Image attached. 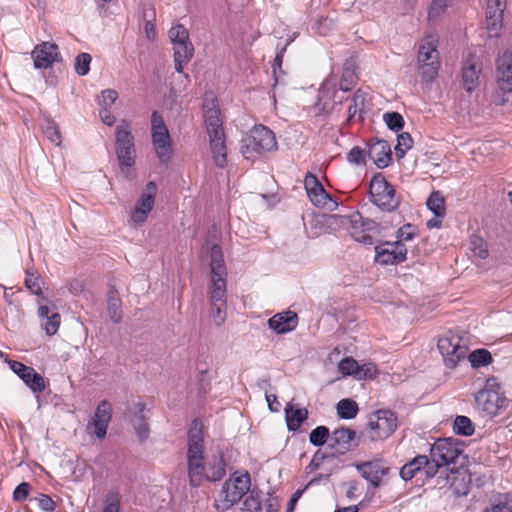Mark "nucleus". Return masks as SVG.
I'll return each instance as SVG.
<instances>
[{
    "label": "nucleus",
    "instance_id": "obj_64",
    "mask_svg": "<svg viewBox=\"0 0 512 512\" xmlns=\"http://www.w3.org/2000/svg\"><path fill=\"white\" fill-rule=\"evenodd\" d=\"M67 287L69 291L74 295H78L84 291V283L78 279L70 280L67 284Z\"/></svg>",
    "mask_w": 512,
    "mask_h": 512
},
{
    "label": "nucleus",
    "instance_id": "obj_54",
    "mask_svg": "<svg viewBox=\"0 0 512 512\" xmlns=\"http://www.w3.org/2000/svg\"><path fill=\"white\" fill-rule=\"evenodd\" d=\"M108 313L113 323H119L122 319V310L120 309L119 300L116 298H109L108 300Z\"/></svg>",
    "mask_w": 512,
    "mask_h": 512
},
{
    "label": "nucleus",
    "instance_id": "obj_29",
    "mask_svg": "<svg viewBox=\"0 0 512 512\" xmlns=\"http://www.w3.org/2000/svg\"><path fill=\"white\" fill-rule=\"evenodd\" d=\"M507 0H487L486 21L488 29L496 31L501 27Z\"/></svg>",
    "mask_w": 512,
    "mask_h": 512
},
{
    "label": "nucleus",
    "instance_id": "obj_5",
    "mask_svg": "<svg viewBox=\"0 0 512 512\" xmlns=\"http://www.w3.org/2000/svg\"><path fill=\"white\" fill-rule=\"evenodd\" d=\"M277 142L274 133L264 125H256L241 140V153L244 158L254 160L262 153L276 149Z\"/></svg>",
    "mask_w": 512,
    "mask_h": 512
},
{
    "label": "nucleus",
    "instance_id": "obj_15",
    "mask_svg": "<svg viewBox=\"0 0 512 512\" xmlns=\"http://www.w3.org/2000/svg\"><path fill=\"white\" fill-rule=\"evenodd\" d=\"M436 485L440 489L449 488L452 490L455 496H465L469 493L470 489V477L465 472H461L458 469H450L448 472L447 468L440 471L436 479Z\"/></svg>",
    "mask_w": 512,
    "mask_h": 512
},
{
    "label": "nucleus",
    "instance_id": "obj_27",
    "mask_svg": "<svg viewBox=\"0 0 512 512\" xmlns=\"http://www.w3.org/2000/svg\"><path fill=\"white\" fill-rule=\"evenodd\" d=\"M203 110L208 135L216 132H219V134L224 133L220 110L217 107L216 100H208L206 96L203 103Z\"/></svg>",
    "mask_w": 512,
    "mask_h": 512
},
{
    "label": "nucleus",
    "instance_id": "obj_31",
    "mask_svg": "<svg viewBox=\"0 0 512 512\" xmlns=\"http://www.w3.org/2000/svg\"><path fill=\"white\" fill-rule=\"evenodd\" d=\"M37 314L41 320V327L46 334L49 336L56 334L60 326V314L56 311L51 312L46 305H40Z\"/></svg>",
    "mask_w": 512,
    "mask_h": 512
},
{
    "label": "nucleus",
    "instance_id": "obj_36",
    "mask_svg": "<svg viewBox=\"0 0 512 512\" xmlns=\"http://www.w3.org/2000/svg\"><path fill=\"white\" fill-rule=\"evenodd\" d=\"M357 81L356 64L352 59L346 60L343 65L339 89L347 92L352 90Z\"/></svg>",
    "mask_w": 512,
    "mask_h": 512
},
{
    "label": "nucleus",
    "instance_id": "obj_45",
    "mask_svg": "<svg viewBox=\"0 0 512 512\" xmlns=\"http://www.w3.org/2000/svg\"><path fill=\"white\" fill-rule=\"evenodd\" d=\"M169 38L173 46L190 42L188 30L181 24L175 25L169 30Z\"/></svg>",
    "mask_w": 512,
    "mask_h": 512
},
{
    "label": "nucleus",
    "instance_id": "obj_2",
    "mask_svg": "<svg viewBox=\"0 0 512 512\" xmlns=\"http://www.w3.org/2000/svg\"><path fill=\"white\" fill-rule=\"evenodd\" d=\"M204 438L203 425L198 419H194L188 431V476L192 486H199L201 482L207 480V469L204 465Z\"/></svg>",
    "mask_w": 512,
    "mask_h": 512
},
{
    "label": "nucleus",
    "instance_id": "obj_33",
    "mask_svg": "<svg viewBox=\"0 0 512 512\" xmlns=\"http://www.w3.org/2000/svg\"><path fill=\"white\" fill-rule=\"evenodd\" d=\"M429 466V459L425 455H418L410 462L406 463L400 469V477L404 481L411 480L417 472H420L422 469L427 476V467Z\"/></svg>",
    "mask_w": 512,
    "mask_h": 512
},
{
    "label": "nucleus",
    "instance_id": "obj_25",
    "mask_svg": "<svg viewBox=\"0 0 512 512\" xmlns=\"http://www.w3.org/2000/svg\"><path fill=\"white\" fill-rule=\"evenodd\" d=\"M355 436V431L350 428H337L331 434L329 447L338 454H344L352 448Z\"/></svg>",
    "mask_w": 512,
    "mask_h": 512
},
{
    "label": "nucleus",
    "instance_id": "obj_42",
    "mask_svg": "<svg viewBox=\"0 0 512 512\" xmlns=\"http://www.w3.org/2000/svg\"><path fill=\"white\" fill-rule=\"evenodd\" d=\"M453 430L458 435L471 436L474 433V424L466 416H457L454 420Z\"/></svg>",
    "mask_w": 512,
    "mask_h": 512
},
{
    "label": "nucleus",
    "instance_id": "obj_24",
    "mask_svg": "<svg viewBox=\"0 0 512 512\" xmlns=\"http://www.w3.org/2000/svg\"><path fill=\"white\" fill-rule=\"evenodd\" d=\"M497 85L504 93L512 92V53L504 52L497 60Z\"/></svg>",
    "mask_w": 512,
    "mask_h": 512
},
{
    "label": "nucleus",
    "instance_id": "obj_21",
    "mask_svg": "<svg viewBox=\"0 0 512 512\" xmlns=\"http://www.w3.org/2000/svg\"><path fill=\"white\" fill-rule=\"evenodd\" d=\"M112 417V407L107 400H102L94 413V416L87 424V429L90 433L94 434L97 438L102 439L105 437L108 425Z\"/></svg>",
    "mask_w": 512,
    "mask_h": 512
},
{
    "label": "nucleus",
    "instance_id": "obj_58",
    "mask_svg": "<svg viewBox=\"0 0 512 512\" xmlns=\"http://www.w3.org/2000/svg\"><path fill=\"white\" fill-rule=\"evenodd\" d=\"M377 373L376 366L372 363H366L359 365V369L356 371L355 378L358 380L373 378Z\"/></svg>",
    "mask_w": 512,
    "mask_h": 512
},
{
    "label": "nucleus",
    "instance_id": "obj_49",
    "mask_svg": "<svg viewBox=\"0 0 512 512\" xmlns=\"http://www.w3.org/2000/svg\"><path fill=\"white\" fill-rule=\"evenodd\" d=\"M448 0H432L428 9V18L430 21L438 20L447 8Z\"/></svg>",
    "mask_w": 512,
    "mask_h": 512
},
{
    "label": "nucleus",
    "instance_id": "obj_50",
    "mask_svg": "<svg viewBox=\"0 0 512 512\" xmlns=\"http://www.w3.org/2000/svg\"><path fill=\"white\" fill-rule=\"evenodd\" d=\"M91 60L92 58L88 53L78 54L75 59V72L80 76L88 74Z\"/></svg>",
    "mask_w": 512,
    "mask_h": 512
},
{
    "label": "nucleus",
    "instance_id": "obj_37",
    "mask_svg": "<svg viewBox=\"0 0 512 512\" xmlns=\"http://www.w3.org/2000/svg\"><path fill=\"white\" fill-rule=\"evenodd\" d=\"M225 466L226 465L221 454L214 456L208 463L207 480L213 482L221 480L226 474Z\"/></svg>",
    "mask_w": 512,
    "mask_h": 512
},
{
    "label": "nucleus",
    "instance_id": "obj_8",
    "mask_svg": "<svg viewBox=\"0 0 512 512\" xmlns=\"http://www.w3.org/2000/svg\"><path fill=\"white\" fill-rule=\"evenodd\" d=\"M371 202L381 211L392 212L400 205V197L386 178L378 173L370 181L368 190Z\"/></svg>",
    "mask_w": 512,
    "mask_h": 512
},
{
    "label": "nucleus",
    "instance_id": "obj_22",
    "mask_svg": "<svg viewBox=\"0 0 512 512\" xmlns=\"http://www.w3.org/2000/svg\"><path fill=\"white\" fill-rule=\"evenodd\" d=\"M32 58L36 69L50 68L53 63L61 60L58 46L50 42H43L37 45L32 51Z\"/></svg>",
    "mask_w": 512,
    "mask_h": 512
},
{
    "label": "nucleus",
    "instance_id": "obj_47",
    "mask_svg": "<svg viewBox=\"0 0 512 512\" xmlns=\"http://www.w3.org/2000/svg\"><path fill=\"white\" fill-rule=\"evenodd\" d=\"M387 127L395 132L400 131L404 126V119L398 112H387L383 115Z\"/></svg>",
    "mask_w": 512,
    "mask_h": 512
},
{
    "label": "nucleus",
    "instance_id": "obj_52",
    "mask_svg": "<svg viewBox=\"0 0 512 512\" xmlns=\"http://www.w3.org/2000/svg\"><path fill=\"white\" fill-rule=\"evenodd\" d=\"M243 510L247 512H259L261 510V500L258 493L250 492L243 502Z\"/></svg>",
    "mask_w": 512,
    "mask_h": 512
},
{
    "label": "nucleus",
    "instance_id": "obj_17",
    "mask_svg": "<svg viewBox=\"0 0 512 512\" xmlns=\"http://www.w3.org/2000/svg\"><path fill=\"white\" fill-rule=\"evenodd\" d=\"M127 420L132 424L140 441L149 437L150 429L148 424L149 410L142 402L131 404L126 412Z\"/></svg>",
    "mask_w": 512,
    "mask_h": 512
},
{
    "label": "nucleus",
    "instance_id": "obj_11",
    "mask_svg": "<svg viewBox=\"0 0 512 512\" xmlns=\"http://www.w3.org/2000/svg\"><path fill=\"white\" fill-rule=\"evenodd\" d=\"M477 408L487 415L495 416L504 406L505 398L500 392L496 379H488L483 389L475 394Z\"/></svg>",
    "mask_w": 512,
    "mask_h": 512
},
{
    "label": "nucleus",
    "instance_id": "obj_60",
    "mask_svg": "<svg viewBox=\"0 0 512 512\" xmlns=\"http://www.w3.org/2000/svg\"><path fill=\"white\" fill-rule=\"evenodd\" d=\"M484 512H512V504L508 501L507 497L500 499L497 503H493L490 507L486 508Z\"/></svg>",
    "mask_w": 512,
    "mask_h": 512
},
{
    "label": "nucleus",
    "instance_id": "obj_40",
    "mask_svg": "<svg viewBox=\"0 0 512 512\" xmlns=\"http://www.w3.org/2000/svg\"><path fill=\"white\" fill-rule=\"evenodd\" d=\"M366 101V93L362 90L354 92L351 104L348 107V120H352L358 113H361L364 109Z\"/></svg>",
    "mask_w": 512,
    "mask_h": 512
},
{
    "label": "nucleus",
    "instance_id": "obj_61",
    "mask_svg": "<svg viewBox=\"0 0 512 512\" xmlns=\"http://www.w3.org/2000/svg\"><path fill=\"white\" fill-rule=\"evenodd\" d=\"M29 491H30V485L26 482H23L15 488V490L13 492V498L16 501H22L28 497Z\"/></svg>",
    "mask_w": 512,
    "mask_h": 512
},
{
    "label": "nucleus",
    "instance_id": "obj_18",
    "mask_svg": "<svg viewBox=\"0 0 512 512\" xmlns=\"http://www.w3.org/2000/svg\"><path fill=\"white\" fill-rule=\"evenodd\" d=\"M376 262L382 265H394L406 260L407 248L401 241L386 242L375 247Z\"/></svg>",
    "mask_w": 512,
    "mask_h": 512
},
{
    "label": "nucleus",
    "instance_id": "obj_35",
    "mask_svg": "<svg viewBox=\"0 0 512 512\" xmlns=\"http://www.w3.org/2000/svg\"><path fill=\"white\" fill-rule=\"evenodd\" d=\"M174 50V63L175 70L178 73L183 72V67L186 63H188L194 54L193 44L190 42H186L183 44H177L173 46Z\"/></svg>",
    "mask_w": 512,
    "mask_h": 512
},
{
    "label": "nucleus",
    "instance_id": "obj_41",
    "mask_svg": "<svg viewBox=\"0 0 512 512\" xmlns=\"http://www.w3.org/2000/svg\"><path fill=\"white\" fill-rule=\"evenodd\" d=\"M468 359L473 368H479L490 364L492 355L486 349H477L468 355Z\"/></svg>",
    "mask_w": 512,
    "mask_h": 512
},
{
    "label": "nucleus",
    "instance_id": "obj_19",
    "mask_svg": "<svg viewBox=\"0 0 512 512\" xmlns=\"http://www.w3.org/2000/svg\"><path fill=\"white\" fill-rule=\"evenodd\" d=\"M350 223V234L357 242L366 245L373 244L374 236L372 233L377 232L378 223L371 219H364L358 213L351 216Z\"/></svg>",
    "mask_w": 512,
    "mask_h": 512
},
{
    "label": "nucleus",
    "instance_id": "obj_3",
    "mask_svg": "<svg viewBox=\"0 0 512 512\" xmlns=\"http://www.w3.org/2000/svg\"><path fill=\"white\" fill-rule=\"evenodd\" d=\"M204 438L203 425L198 419H194L188 431V476L192 486H199L201 482L207 480V469L204 465Z\"/></svg>",
    "mask_w": 512,
    "mask_h": 512
},
{
    "label": "nucleus",
    "instance_id": "obj_32",
    "mask_svg": "<svg viewBox=\"0 0 512 512\" xmlns=\"http://www.w3.org/2000/svg\"><path fill=\"white\" fill-rule=\"evenodd\" d=\"M210 150L213 155L214 162L218 167H224L227 163V152L225 145V134L216 132L209 135Z\"/></svg>",
    "mask_w": 512,
    "mask_h": 512
},
{
    "label": "nucleus",
    "instance_id": "obj_56",
    "mask_svg": "<svg viewBox=\"0 0 512 512\" xmlns=\"http://www.w3.org/2000/svg\"><path fill=\"white\" fill-rule=\"evenodd\" d=\"M288 44H289V42H287V44L284 47H282L278 50V52L274 58L273 64H272L273 74H274V78H275V84H277L279 81V74L284 73L282 71V62H283L284 53L286 51V46Z\"/></svg>",
    "mask_w": 512,
    "mask_h": 512
},
{
    "label": "nucleus",
    "instance_id": "obj_63",
    "mask_svg": "<svg viewBox=\"0 0 512 512\" xmlns=\"http://www.w3.org/2000/svg\"><path fill=\"white\" fill-rule=\"evenodd\" d=\"M398 238L400 239L399 241L402 242V240H405V241H409L411 240L413 237H414V229H413V226L410 225V224H407V225H404L403 227H401L398 232Z\"/></svg>",
    "mask_w": 512,
    "mask_h": 512
},
{
    "label": "nucleus",
    "instance_id": "obj_10",
    "mask_svg": "<svg viewBox=\"0 0 512 512\" xmlns=\"http://www.w3.org/2000/svg\"><path fill=\"white\" fill-rule=\"evenodd\" d=\"M437 347L443 357L445 366L451 369L465 359L468 352L465 340L452 332H447L441 336L438 339Z\"/></svg>",
    "mask_w": 512,
    "mask_h": 512
},
{
    "label": "nucleus",
    "instance_id": "obj_39",
    "mask_svg": "<svg viewBox=\"0 0 512 512\" xmlns=\"http://www.w3.org/2000/svg\"><path fill=\"white\" fill-rule=\"evenodd\" d=\"M337 414L341 419H353L358 413V404L349 398L342 399L337 403Z\"/></svg>",
    "mask_w": 512,
    "mask_h": 512
},
{
    "label": "nucleus",
    "instance_id": "obj_12",
    "mask_svg": "<svg viewBox=\"0 0 512 512\" xmlns=\"http://www.w3.org/2000/svg\"><path fill=\"white\" fill-rule=\"evenodd\" d=\"M250 490V476L248 473L233 474L223 485L220 492L222 507L227 509L242 499Z\"/></svg>",
    "mask_w": 512,
    "mask_h": 512
},
{
    "label": "nucleus",
    "instance_id": "obj_55",
    "mask_svg": "<svg viewBox=\"0 0 512 512\" xmlns=\"http://www.w3.org/2000/svg\"><path fill=\"white\" fill-rule=\"evenodd\" d=\"M26 287L33 293L38 296L42 295V289L40 286V277L32 272H27V276L25 279Z\"/></svg>",
    "mask_w": 512,
    "mask_h": 512
},
{
    "label": "nucleus",
    "instance_id": "obj_38",
    "mask_svg": "<svg viewBox=\"0 0 512 512\" xmlns=\"http://www.w3.org/2000/svg\"><path fill=\"white\" fill-rule=\"evenodd\" d=\"M426 205L428 209L436 217H444L446 213L445 199L440 191H434L427 199Z\"/></svg>",
    "mask_w": 512,
    "mask_h": 512
},
{
    "label": "nucleus",
    "instance_id": "obj_48",
    "mask_svg": "<svg viewBox=\"0 0 512 512\" xmlns=\"http://www.w3.org/2000/svg\"><path fill=\"white\" fill-rule=\"evenodd\" d=\"M470 249L473 252V254L480 259H486L488 256L487 244L481 237H471Z\"/></svg>",
    "mask_w": 512,
    "mask_h": 512
},
{
    "label": "nucleus",
    "instance_id": "obj_44",
    "mask_svg": "<svg viewBox=\"0 0 512 512\" xmlns=\"http://www.w3.org/2000/svg\"><path fill=\"white\" fill-rule=\"evenodd\" d=\"M330 431L326 426H318L310 432L309 441L315 447L323 446L330 441Z\"/></svg>",
    "mask_w": 512,
    "mask_h": 512
},
{
    "label": "nucleus",
    "instance_id": "obj_59",
    "mask_svg": "<svg viewBox=\"0 0 512 512\" xmlns=\"http://www.w3.org/2000/svg\"><path fill=\"white\" fill-rule=\"evenodd\" d=\"M347 160L350 163L360 165L365 164V151L358 146L353 147L347 155Z\"/></svg>",
    "mask_w": 512,
    "mask_h": 512
},
{
    "label": "nucleus",
    "instance_id": "obj_16",
    "mask_svg": "<svg viewBox=\"0 0 512 512\" xmlns=\"http://www.w3.org/2000/svg\"><path fill=\"white\" fill-rule=\"evenodd\" d=\"M304 187L310 201L317 207L334 210L338 203L326 192L316 175L308 172L304 179Z\"/></svg>",
    "mask_w": 512,
    "mask_h": 512
},
{
    "label": "nucleus",
    "instance_id": "obj_28",
    "mask_svg": "<svg viewBox=\"0 0 512 512\" xmlns=\"http://www.w3.org/2000/svg\"><path fill=\"white\" fill-rule=\"evenodd\" d=\"M298 324L297 314L291 311L278 313L268 320V326L277 334L293 331Z\"/></svg>",
    "mask_w": 512,
    "mask_h": 512
},
{
    "label": "nucleus",
    "instance_id": "obj_43",
    "mask_svg": "<svg viewBox=\"0 0 512 512\" xmlns=\"http://www.w3.org/2000/svg\"><path fill=\"white\" fill-rule=\"evenodd\" d=\"M44 135L55 145L61 144V134L54 120L46 118L42 124Z\"/></svg>",
    "mask_w": 512,
    "mask_h": 512
},
{
    "label": "nucleus",
    "instance_id": "obj_34",
    "mask_svg": "<svg viewBox=\"0 0 512 512\" xmlns=\"http://www.w3.org/2000/svg\"><path fill=\"white\" fill-rule=\"evenodd\" d=\"M308 418L306 408H295L288 403L285 407V420L289 431H297L301 424Z\"/></svg>",
    "mask_w": 512,
    "mask_h": 512
},
{
    "label": "nucleus",
    "instance_id": "obj_23",
    "mask_svg": "<svg viewBox=\"0 0 512 512\" xmlns=\"http://www.w3.org/2000/svg\"><path fill=\"white\" fill-rule=\"evenodd\" d=\"M356 469L373 488H378L381 478L389 473V467L380 459L356 464Z\"/></svg>",
    "mask_w": 512,
    "mask_h": 512
},
{
    "label": "nucleus",
    "instance_id": "obj_51",
    "mask_svg": "<svg viewBox=\"0 0 512 512\" xmlns=\"http://www.w3.org/2000/svg\"><path fill=\"white\" fill-rule=\"evenodd\" d=\"M338 369L344 376L355 377L356 371L359 369V364L352 357H346L339 362Z\"/></svg>",
    "mask_w": 512,
    "mask_h": 512
},
{
    "label": "nucleus",
    "instance_id": "obj_7",
    "mask_svg": "<svg viewBox=\"0 0 512 512\" xmlns=\"http://www.w3.org/2000/svg\"><path fill=\"white\" fill-rule=\"evenodd\" d=\"M438 38L427 35L419 44L417 63L424 81H433L440 68L439 52L437 50Z\"/></svg>",
    "mask_w": 512,
    "mask_h": 512
},
{
    "label": "nucleus",
    "instance_id": "obj_53",
    "mask_svg": "<svg viewBox=\"0 0 512 512\" xmlns=\"http://www.w3.org/2000/svg\"><path fill=\"white\" fill-rule=\"evenodd\" d=\"M118 98V93L114 89H106L101 93L99 105L101 109H110Z\"/></svg>",
    "mask_w": 512,
    "mask_h": 512
},
{
    "label": "nucleus",
    "instance_id": "obj_46",
    "mask_svg": "<svg viewBox=\"0 0 512 512\" xmlns=\"http://www.w3.org/2000/svg\"><path fill=\"white\" fill-rule=\"evenodd\" d=\"M413 139L408 132H403L397 137V145L395 146V153L398 158H403L406 152L412 148Z\"/></svg>",
    "mask_w": 512,
    "mask_h": 512
},
{
    "label": "nucleus",
    "instance_id": "obj_9",
    "mask_svg": "<svg viewBox=\"0 0 512 512\" xmlns=\"http://www.w3.org/2000/svg\"><path fill=\"white\" fill-rule=\"evenodd\" d=\"M151 137L159 161L167 164L173 156L171 137L162 116L154 111L151 117Z\"/></svg>",
    "mask_w": 512,
    "mask_h": 512
},
{
    "label": "nucleus",
    "instance_id": "obj_4",
    "mask_svg": "<svg viewBox=\"0 0 512 512\" xmlns=\"http://www.w3.org/2000/svg\"><path fill=\"white\" fill-rule=\"evenodd\" d=\"M115 153L121 172L133 179V167L136 163V148L130 123L122 120L115 131Z\"/></svg>",
    "mask_w": 512,
    "mask_h": 512
},
{
    "label": "nucleus",
    "instance_id": "obj_20",
    "mask_svg": "<svg viewBox=\"0 0 512 512\" xmlns=\"http://www.w3.org/2000/svg\"><path fill=\"white\" fill-rule=\"evenodd\" d=\"M10 369L34 392L41 393L45 390L44 378L34 368L26 366L15 360H8Z\"/></svg>",
    "mask_w": 512,
    "mask_h": 512
},
{
    "label": "nucleus",
    "instance_id": "obj_1",
    "mask_svg": "<svg viewBox=\"0 0 512 512\" xmlns=\"http://www.w3.org/2000/svg\"><path fill=\"white\" fill-rule=\"evenodd\" d=\"M209 302L212 320L215 325L221 326L227 315V269L218 244L210 248Z\"/></svg>",
    "mask_w": 512,
    "mask_h": 512
},
{
    "label": "nucleus",
    "instance_id": "obj_30",
    "mask_svg": "<svg viewBox=\"0 0 512 512\" xmlns=\"http://www.w3.org/2000/svg\"><path fill=\"white\" fill-rule=\"evenodd\" d=\"M481 65L476 59H469L462 68L463 85L467 92L471 93L478 85Z\"/></svg>",
    "mask_w": 512,
    "mask_h": 512
},
{
    "label": "nucleus",
    "instance_id": "obj_13",
    "mask_svg": "<svg viewBox=\"0 0 512 512\" xmlns=\"http://www.w3.org/2000/svg\"><path fill=\"white\" fill-rule=\"evenodd\" d=\"M397 428V416L390 410L374 412L368 422L369 437L373 441L388 438Z\"/></svg>",
    "mask_w": 512,
    "mask_h": 512
},
{
    "label": "nucleus",
    "instance_id": "obj_62",
    "mask_svg": "<svg viewBox=\"0 0 512 512\" xmlns=\"http://www.w3.org/2000/svg\"><path fill=\"white\" fill-rule=\"evenodd\" d=\"M38 505L42 510L47 511V512H51L55 508V502L52 500V498L50 496L44 495V494H42L38 498Z\"/></svg>",
    "mask_w": 512,
    "mask_h": 512
},
{
    "label": "nucleus",
    "instance_id": "obj_26",
    "mask_svg": "<svg viewBox=\"0 0 512 512\" xmlns=\"http://www.w3.org/2000/svg\"><path fill=\"white\" fill-rule=\"evenodd\" d=\"M367 155L378 168H385L392 161L390 145L385 140L371 142L368 147Z\"/></svg>",
    "mask_w": 512,
    "mask_h": 512
},
{
    "label": "nucleus",
    "instance_id": "obj_57",
    "mask_svg": "<svg viewBox=\"0 0 512 512\" xmlns=\"http://www.w3.org/2000/svg\"><path fill=\"white\" fill-rule=\"evenodd\" d=\"M120 499L117 493L109 492L106 496L103 512H119Z\"/></svg>",
    "mask_w": 512,
    "mask_h": 512
},
{
    "label": "nucleus",
    "instance_id": "obj_14",
    "mask_svg": "<svg viewBox=\"0 0 512 512\" xmlns=\"http://www.w3.org/2000/svg\"><path fill=\"white\" fill-rule=\"evenodd\" d=\"M157 190V184L154 181L148 182L143 188L139 199L130 213V223L132 226H141L146 222L149 213L154 207Z\"/></svg>",
    "mask_w": 512,
    "mask_h": 512
},
{
    "label": "nucleus",
    "instance_id": "obj_6",
    "mask_svg": "<svg viewBox=\"0 0 512 512\" xmlns=\"http://www.w3.org/2000/svg\"><path fill=\"white\" fill-rule=\"evenodd\" d=\"M461 453L462 449L457 440L452 438L438 439L430 449L427 478H433L436 474H440L441 468L454 464Z\"/></svg>",
    "mask_w": 512,
    "mask_h": 512
}]
</instances>
